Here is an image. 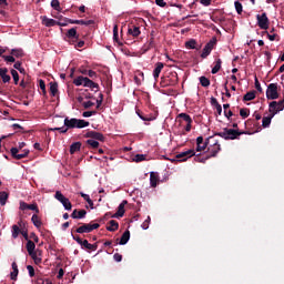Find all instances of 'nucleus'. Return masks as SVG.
<instances>
[{"label": "nucleus", "instance_id": "nucleus-58", "mask_svg": "<svg viewBox=\"0 0 284 284\" xmlns=\"http://www.w3.org/2000/svg\"><path fill=\"white\" fill-rule=\"evenodd\" d=\"M97 115V111H84L83 112V118H90Z\"/></svg>", "mask_w": 284, "mask_h": 284}, {"label": "nucleus", "instance_id": "nucleus-63", "mask_svg": "<svg viewBox=\"0 0 284 284\" xmlns=\"http://www.w3.org/2000/svg\"><path fill=\"white\" fill-rule=\"evenodd\" d=\"M103 103V94L100 93V100H97V109H100Z\"/></svg>", "mask_w": 284, "mask_h": 284}, {"label": "nucleus", "instance_id": "nucleus-59", "mask_svg": "<svg viewBox=\"0 0 284 284\" xmlns=\"http://www.w3.org/2000/svg\"><path fill=\"white\" fill-rule=\"evenodd\" d=\"M155 4L160 8L168 7V3L164 0H155Z\"/></svg>", "mask_w": 284, "mask_h": 284}, {"label": "nucleus", "instance_id": "nucleus-36", "mask_svg": "<svg viewBox=\"0 0 284 284\" xmlns=\"http://www.w3.org/2000/svg\"><path fill=\"white\" fill-rule=\"evenodd\" d=\"M12 270H13V272H11V274H10L11 280L17 281V277H18V274H19L17 262L12 263Z\"/></svg>", "mask_w": 284, "mask_h": 284}, {"label": "nucleus", "instance_id": "nucleus-48", "mask_svg": "<svg viewBox=\"0 0 284 284\" xmlns=\"http://www.w3.org/2000/svg\"><path fill=\"white\" fill-rule=\"evenodd\" d=\"M39 88L42 90V93L47 94V85L43 79H39Z\"/></svg>", "mask_w": 284, "mask_h": 284}, {"label": "nucleus", "instance_id": "nucleus-44", "mask_svg": "<svg viewBox=\"0 0 284 284\" xmlns=\"http://www.w3.org/2000/svg\"><path fill=\"white\" fill-rule=\"evenodd\" d=\"M234 7H235V10H236L237 14L241 16L242 12H243V4L239 1H235Z\"/></svg>", "mask_w": 284, "mask_h": 284}, {"label": "nucleus", "instance_id": "nucleus-45", "mask_svg": "<svg viewBox=\"0 0 284 284\" xmlns=\"http://www.w3.org/2000/svg\"><path fill=\"white\" fill-rule=\"evenodd\" d=\"M151 221H152L151 216H148V217L145 219V221L142 223L141 227H142L144 231H148V229L150 227Z\"/></svg>", "mask_w": 284, "mask_h": 284}, {"label": "nucleus", "instance_id": "nucleus-40", "mask_svg": "<svg viewBox=\"0 0 284 284\" xmlns=\"http://www.w3.org/2000/svg\"><path fill=\"white\" fill-rule=\"evenodd\" d=\"M11 54L16 58H22L24 57V51L22 49H12Z\"/></svg>", "mask_w": 284, "mask_h": 284}, {"label": "nucleus", "instance_id": "nucleus-39", "mask_svg": "<svg viewBox=\"0 0 284 284\" xmlns=\"http://www.w3.org/2000/svg\"><path fill=\"white\" fill-rule=\"evenodd\" d=\"M200 82L202 84V88H209L211 84V80L209 78H206L205 75H202L200 78Z\"/></svg>", "mask_w": 284, "mask_h": 284}, {"label": "nucleus", "instance_id": "nucleus-22", "mask_svg": "<svg viewBox=\"0 0 284 284\" xmlns=\"http://www.w3.org/2000/svg\"><path fill=\"white\" fill-rule=\"evenodd\" d=\"M213 139H214V136H209V138L205 140L204 144H196L195 151H196V152H203V151H205L206 148L210 145L211 141H213Z\"/></svg>", "mask_w": 284, "mask_h": 284}, {"label": "nucleus", "instance_id": "nucleus-6", "mask_svg": "<svg viewBox=\"0 0 284 284\" xmlns=\"http://www.w3.org/2000/svg\"><path fill=\"white\" fill-rule=\"evenodd\" d=\"M176 120L180 123V125H183V121H185V123H186L185 131L187 133L191 132L193 120H192L190 114H187V113H179L178 116H176Z\"/></svg>", "mask_w": 284, "mask_h": 284}, {"label": "nucleus", "instance_id": "nucleus-57", "mask_svg": "<svg viewBox=\"0 0 284 284\" xmlns=\"http://www.w3.org/2000/svg\"><path fill=\"white\" fill-rule=\"evenodd\" d=\"M27 270L29 271V276L30 277H34L36 276L34 267L32 265H28Z\"/></svg>", "mask_w": 284, "mask_h": 284}, {"label": "nucleus", "instance_id": "nucleus-46", "mask_svg": "<svg viewBox=\"0 0 284 284\" xmlns=\"http://www.w3.org/2000/svg\"><path fill=\"white\" fill-rule=\"evenodd\" d=\"M250 114H251V111L248 109H241L240 110V116L243 118V119L248 118Z\"/></svg>", "mask_w": 284, "mask_h": 284}, {"label": "nucleus", "instance_id": "nucleus-12", "mask_svg": "<svg viewBox=\"0 0 284 284\" xmlns=\"http://www.w3.org/2000/svg\"><path fill=\"white\" fill-rule=\"evenodd\" d=\"M68 43L71 45H77L80 34H78L77 28L69 29L67 31Z\"/></svg>", "mask_w": 284, "mask_h": 284}, {"label": "nucleus", "instance_id": "nucleus-16", "mask_svg": "<svg viewBox=\"0 0 284 284\" xmlns=\"http://www.w3.org/2000/svg\"><path fill=\"white\" fill-rule=\"evenodd\" d=\"M20 210H31L32 212H36V214H40V209L37 203L28 204L26 202H20Z\"/></svg>", "mask_w": 284, "mask_h": 284}, {"label": "nucleus", "instance_id": "nucleus-34", "mask_svg": "<svg viewBox=\"0 0 284 284\" xmlns=\"http://www.w3.org/2000/svg\"><path fill=\"white\" fill-rule=\"evenodd\" d=\"M221 69H222V59L219 58L215 62V65L212 68L211 73L216 74L221 71Z\"/></svg>", "mask_w": 284, "mask_h": 284}, {"label": "nucleus", "instance_id": "nucleus-37", "mask_svg": "<svg viewBox=\"0 0 284 284\" xmlns=\"http://www.w3.org/2000/svg\"><path fill=\"white\" fill-rule=\"evenodd\" d=\"M113 39L114 41L119 44V45H123L122 42H120L119 40V27L118 24L114 26V29H113Z\"/></svg>", "mask_w": 284, "mask_h": 284}, {"label": "nucleus", "instance_id": "nucleus-33", "mask_svg": "<svg viewBox=\"0 0 284 284\" xmlns=\"http://www.w3.org/2000/svg\"><path fill=\"white\" fill-rule=\"evenodd\" d=\"M211 156L206 155H201V154H196L194 155V161L197 163H205L207 160H210Z\"/></svg>", "mask_w": 284, "mask_h": 284}, {"label": "nucleus", "instance_id": "nucleus-21", "mask_svg": "<svg viewBox=\"0 0 284 284\" xmlns=\"http://www.w3.org/2000/svg\"><path fill=\"white\" fill-rule=\"evenodd\" d=\"M128 34L136 38V37H139L141 34V30H140V28L138 26L130 24L129 29H128Z\"/></svg>", "mask_w": 284, "mask_h": 284}, {"label": "nucleus", "instance_id": "nucleus-61", "mask_svg": "<svg viewBox=\"0 0 284 284\" xmlns=\"http://www.w3.org/2000/svg\"><path fill=\"white\" fill-rule=\"evenodd\" d=\"M88 75L90 77V79L94 80L97 79V71L88 70Z\"/></svg>", "mask_w": 284, "mask_h": 284}, {"label": "nucleus", "instance_id": "nucleus-56", "mask_svg": "<svg viewBox=\"0 0 284 284\" xmlns=\"http://www.w3.org/2000/svg\"><path fill=\"white\" fill-rule=\"evenodd\" d=\"M2 58L4 59L6 62H10V63L16 62V58L12 55H3Z\"/></svg>", "mask_w": 284, "mask_h": 284}, {"label": "nucleus", "instance_id": "nucleus-9", "mask_svg": "<svg viewBox=\"0 0 284 284\" xmlns=\"http://www.w3.org/2000/svg\"><path fill=\"white\" fill-rule=\"evenodd\" d=\"M195 155V150L193 149H190V150H186V151H183L182 153L178 154L176 155V159H171V162L174 163L176 161L179 162H185L187 161L189 159H191V156H194Z\"/></svg>", "mask_w": 284, "mask_h": 284}, {"label": "nucleus", "instance_id": "nucleus-64", "mask_svg": "<svg viewBox=\"0 0 284 284\" xmlns=\"http://www.w3.org/2000/svg\"><path fill=\"white\" fill-rule=\"evenodd\" d=\"M31 258L36 262V264H40L42 262V258L38 257L37 253H34V256H31Z\"/></svg>", "mask_w": 284, "mask_h": 284}, {"label": "nucleus", "instance_id": "nucleus-19", "mask_svg": "<svg viewBox=\"0 0 284 284\" xmlns=\"http://www.w3.org/2000/svg\"><path fill=\"white\" fill-rule=\"evenodd\" d=\"M8 73H9L8 68H0V77H1L3 83H9L11 80V77Z\"/></svg>", "mask_w": 284, "mask_h": 284}, {"label": "nucleus", "instance_id": "nucleus-11", "mask_svg": "<svg viewBox=\"0 0 284 284\" xmlns=\"http://www.w3.org/2000/svg\"><path fill=\"white\" fill-rule=\"evenodd\" d=\"M266 98L267 100H276L280 98L276 83L268 84L266 89Z\"/></svg>", "mask_w": 284, "mask_h": 284}, {"label": "nucleus", "instance_id": "nucleus-52", "mask_svg": "<svg viewBox=\"0 0 284 284\" xmlns=\"http://www.w3.org/2000/svg\"><path fill=\"white\" fill-rule=\"evenodd\" d=\"M264 34H266L267 38H268L271 41H274V40H276V38H278V34H276V33H270L267 30L264 31Z\"/></svg>", "mask_w": 284, "mask_h": 284}, {"label": "nucleus", "instance_id": "nucleus-28", "mask_svg": "<svg viewBox=\"0 0 284 284\" xmlns=\"http://www.w3.org/2000/svg\"><path fill=\"white\" fill-rule=\"evenodd\" d=\"M159 183V173L151 172L150 173V184L151 187H156Z\"/></svg>", "mask_w": 284, "mask_h": 284}, {"label": "nucleus", "instance_id": "nucleus-60", "mask_svg": "<svg viewBox=\"0 0 284 284\" xmlns=\"http://www.w3.org/2000/svg\"><path fill=\"white\" fill-rule=\"evenodd\" d=\"M20 234L24 237L26 241H29L28 230H26V227L20 230Z\"/></svg>", "mask_w": 284, "mask_h": 284}, {"label": "nucleus", "instance_id": "nucleus-29", "mask_svg": "<svg viewBox=\"0 0 284 284\" xmlns=\"http://www.w3.org/2000/svg\"><path fill=\"white\" fill-rule=\"evenodd\" d=\"M130 236H131L130 231L129 230L124 231L121 239H120L119 244L120 245H126L129 240H130Z\"/></svg>", "mask_w": 284, "mask_h": 284}, {"label": "nucleus", "instance_id": "nucleus-42", "mask_svg": "<svg viewBox=\"0 0 284 284\" xmlns=\"http://www.w3.org/2000/svg\"><path fill=\"white\" fill-rule=\"evenodd\" d=\"M196 44H197L196 40L191 39L186 41L185 47L186 49H196Z\"/></svg>", "mask_w": 284, "mask_h": 284}, {"label": "nucleus", "instance_id": "nucleus-26", "mask_svg": "<svg viewBox=\"0 0 284 284\" xmlns=\"http://www.w3.org/2000/svg\"><path fill=\"white\" fill-rule=\"evenodd\" d=\"M276 115V112L270 111V114L263 118V128H268L271 125L272 119Z\"/></svg>", "mask_w": 284, "mask_h": 284}, {"label": "nucleus", "instance_id": "nucleus-25", "mask_svg": "<svg viewBox=\"0 0 284 284\" xmlns=\"http://www.w3.org/2000/svg\"><path fill=\"white\" fill-rule=\"evenodd\" d=\"M120 227V223L115 220L109 221V225L106 226L108 232H116Z\"/></svg>", "mask_w": 284, "mask_h": 284}, {"label": "nucleus", "instance_id": "nucleus-53", "mask_svg": "<svg viewBox=\"0 0 284 284\" xmlns=\"http://www.w3.org/2000/svg\"><path fill=\"white\" fill-rule=\"evenodd\" d=\"M69 24H77V26H83L84 24V20H68Z\"/></svg>", "mask_w": 284, "mask_h": 284}, {"label": "nucleus", "instance_id": "nucleus-24", "mask_svg": "<svg viewBox=\"0 0 284 284\" xmlns=\"http://www.w3.org/2000/svg\"><path fill=\"white\" fill-rule=\"evenodd\" d=\"M81 247L83 250H88V251H97L98 250V243H94V244H90L88 242V240H83L82 244H81Z\"/></svg>", "mask_w": 284, "mask_h": 284}, {"label": "nucleus", "instance_id": "nucleus-47", "mask_svg": "<svg viewBox=\"0 0 284 284\" xmlns=\"http://www.w3.org/2000/svg\"><path fill=\"white\" fill-rule=\"evenodd\" d=\"M145 160H146V156L144 154H136L133 158V161L136 162V163L143 162Z\"/></svg>", "mask_w": 284, "mask_h": 284}, {"label": "nucleus", "instance_id": "nucleus-62", "mask_svg": "<svg viewBox=\"0 0 284 284\" xmlns=\"http://www.w3.org/2000/svg\"><path fill=\"white\" fill-rule=\"evenodd\" d=\"M72 237L78 244L82 246L84 240H82L79 235H72Z\"/></svg>", "mask_w": 284, "mask_h": 284}, {"label": "nucleus", "instance_id": "nucleus-31", "mask_svg": "<svg viewBox=\"0 0 284 284\" xmlns=\"http://www.w3.org/2000/svg\"><path fill=\"white\" fill-rule=\"evenodd\" d=\"M27 250H28V253H29L30 256H34V254L37 253V252H34L36 244L33 243L32 240H28Z\"/></svg>", "mask_w": 284, "mask_h": 284}, {"label": "nucleus", "instance_id": "nucleus-13", "mask_svg": "<svg viewBox=\"0 0 284 284\" xmlns=\"http://www.w3.org/2000/svg\"><path fill=\"white\" fill-rule=\"evenodd\" d=\"M10 152H11V155H12L13 160H17V161H21L23 159H27V156L30 154V150L29 149L22 150L21 154H18L19 153V149H17V148H12L10 150Z\"/></svg>", "mask_w": 284, "mask_h": 284}, {"label": "nucleus", "instance_id": "nucleus-54", "mask_svg": "<svg viewBox=\"0 0 284 284\" xmlns=\"http://www.w3.org/2000/svg\"><path fill=\"white\" fill-rule=\"evenodd\" d=\"M255 90H257L260 93L263 92V89L261 88V83L257 77H255Z\"/></svg>", "mask_w": 284, "mask_h": 284}, {"label": "nucleus", "instance_id": "nucleus-27", "mask_svg": "<svg viewBox=\"0 0 284 284\" xmlns=\"http://www.w3.org/2000/svg\"><path fill=\"white\" fill-rule=\"evenodd\" d=\"M88 212L85 210H74L72 213H71V217L72 219H84L87 216Z\"/></svg>", "mask_w": 284, "mask_h": 284}, {"label": "nucleus", "instance_id": "nucleus-20", "mask_svg": "<svg viewBox=\"0 0 284 284\" xmlns=\"http://www.w3.org/2000/svg\"><path fill=\"white\" fill-rule=\"evenodd\" d=\"M163 68H164V63L163 62H156L155 63V68L153 70V79L155 81L159 80V75H160L161 71L163 70Z\"/></svg>", "mask_w": 284, "mask_h": 284}, {"label": "nucleus", "instance_id": "nucleus-41", "mask_svg": "<svg viewBox=\"0 0 284 284\" xmlns=\"http://www.w3.org/2000/svg\"><path fill=\"white\" fill-rule=\"evenodd\" d=\"M256 98L255 91L247 92L244 97V101H252Z\"/></svg>", "mask_w": 284, "mask_h": 284}, {"label": "nucleus", "instance_id": "nucleus-2", "mask_svg": "<svg viewBox=\"0 0 284 284\" xmlns=\"http://www.w3.org/2000/svg\"><path fill=\"white\" fill-rule=\"evenodd\" d=\"M84 138H89V140L85 141V144L89 145L91 150H98V148L100 146V142L105 141L103 133L98 131H87L84 133Z\"/></svg>", "mask_w": 284, "mask_h": 284}, {"label": "nucleus", "instance_id": "nucleus-18", "mask_svg": "<svg viewBox=\"0 0 284 284\" xmlns=\"http://www.w3.org/2000/svg\"><path fill=\"white\" fill-rule=\"evenodd\" d=\"M179 83V78L176 73L171 74V78L166 80V82H161L162 88H166L168 85H175Z\"/></svg>", "mask_w": 284, "mask_h": 284}, {"label": "nucleus", "instance_id": "nucleus-7", "mask_svg": "<svg viewBox=\"0 0 284 284\" xmlns=\"http://www.w3.org/2000/svg\"><path fill=\"white\" fill-rule=\"evenodd\" d=\"M255 18L260 29L265 31L270 29V19L266 12H263L262 14H256Z\"/></svg>", "mask_w": 284, "mask_h": 284}, {"label": "nucleus", "instance_id": "nucleus-35", "mask_svg": "<svg viewBox=\"0 0 284 284\" xmlns=\"http://www.w3.org/2000/svg\"><path fill=\"white\" fill-rule=\"evenodd\" d=\"M9 200V193L6 191L0 192V205L4 206L7 204V201Z\"/></svg>", "mask_w": 284, "mask_h": 284}, {"label": "nucleus", "instance_id": "nucleus-1", "mask_svg": "<svg viewBox=\"0 0 284 284\" xmlns=\"http://www.w3.org/2000/svg\"><path fill=\"white\" fill-rule=\"evenodd\" d=\"M90 125V122L85 120H80V119H64V126L62 128H54L51 129L52 131H58L60 134H65L68 133L69 129H83Z\"/></svg>", "mask_w": 284, "mask_h": 284}, {"label": "nucleus", "instance_id": "nucleus-10", "mask_svg": "<svg viewBox=\"0 0 284 284\" xmlns=\"http://www.w3.org/2000/svg\"><path fill=\"white\" fill-rule=\"evenodd\" d=\"M54 199L60 201V203L63 204V207L67 211H71L72 210V203L70 202L69 199L65 197L64 194H62V192L57 191L55 194H54Z\"/></svg>", "mask_w": 284, "mask_h": 284}, {"label": "nucleus", "instance_id": "nucleus-5", "mask_svg": "<svg viewBox=\"0 0 284 284\" xmlns=\"http://www.w3.org/2000/svg\"><path fill=\"white\" fill-rule=\"evenodd\" d=\"M207 146V156H210V159L215 158L217 153L222 151V146L219 143V140H214V138L210 141V144Z\"/></svg>", "mask_w": 284, "mask_h": 284}, {"label": "nucleus", "instance_id": "nucleus-49", "mask_svg": "<svg viewBox=\"0 0 284 284\" xmlns=\"http://www.w3.org/2000/svg\"><path fill=\"white\" fill-rule=\"evenodd\" d=\"M224 116L229 120L230 123H233L232 116H234V113L231 110L224 111Z\"/></svg>", "mask_w": 284, "mask_h": 284}, {"label": "nucleus", "instance_id": "nucleus-38", "mask_svg": "<svg viewBox=\"0 0 284 284\" xmlns=\"http://www.w3.org/2000/svg\"><path fill=\"white\" fill-rule=\"evenodd\" d=\"M50 93H51V97H57V93H58V83L57 82L50 83Z\"/></svg>", "mask_w": 284, "mask_h": 284}, {"label": "nucleus", "instance_id": "nucleus-14", "mask_svg": "<svg viewBox=\"0 0 284 284\" xmlns=\"http://www.w3.org/2000/svg\"><path fill=\"white\" fill-rule=\"evenodd\" d=\"M216 38H213L212 40H210L205 47L202 50V59H205L206 57H209L212 53V50L214 49V45L216 44Z\"/></svg>", "mask_w": 284, "mask_h": 284}, {"label": "nucleus", "instance_id": "nucleus-8", "mask_svg": "<svg viewBox=\"0 0 284 284\" xmlns=\"http://www.w3.org/2000/svg\"><path fill=\"white\" fill-rule=\"evenodd\" d=\"M100 226H101L100 223H83L82 226L75 230V233H79V234L91 233L97 229H99Z\"/></svg>", "mask_w": 284, "mask_h": 284}, {"label": "nucleus", "instance_id": "nucleus-4", "mask_svg": "<svg viewBox=\"0 0 284 284\" xmlns=\"http://www.w3.org/2000/svg\"><path fill=\"white\" fill-rule=\"evenodd\" d=\"M73 83L75 85H83V88H89L91 90L99 91L100 87L98 83L93 82V80L89 79L88 77H78L74 79Z\"/></svg>", "mask_w": 284, "mask_h": 284}, {"label": "nucleus", "instance_id": "nucleus-3", "mask_svg": "<svg viewBox=\"0 0 284 284\" xmlns=\"http://www.w3.org/2000/svg\"><path fill=\"white\" fill-rule=\"evenodd\" d=\"M245 134V132L237 131L235 129L224 128L223 131L214 133L215 136L223 138L224 141H234V139H239V136Z\"/></svg>", "mask_w": 284, "mask_h": 284}, {"label": "nucleus", "instance_id": "nucleus-50", "mask_svg": "<svg viewBox=\"0 0 284 284\" xmlns=\"http://www.w3.org/2000/svg\"><path fill=\"white\" fill-rule=\"evenodd\" d=\"M51 8L57 10V11H60L61 10V7H60V2L59 0H52L51 1Z\"/></svg>", "mask_w": 284, "mask_h": 284}, {"label": "nucleus", "instance_id": "nucleus-55", "mask_svg": "<svg viewBox=\"0 0 284 284\" xmlns=\"http://www.w3.org/2000/svg\"><path fill=\"white\" fill-rule=\"evenodd\" d=\"M82 105H83V108H84L85 110H88V109L94 106L95 103L92 102V101H87V102H83Z\"/></svg>", "mask_w": 284, "mask_h": 284}, {"label": "nucleus", "instance_id": "nucleus-15", "mask_svg": "<svg viewBox=\"0 0 284 284\" xmlns=\"http://www.w3.org/2000/svg\"><path fill=\"white\" fill-rule=\"evenodd\" d=\"M153 48H156V42L154 39V31L151 32V38L148 40V42L143 44L142 51H143V53H148Z\"/></svg>", "mask_w": 284, "mask_h": 284}, {"label": "nucleus", "instance_id": "nucleus-43", "mask_svg": "<svg viewBox=\"0 0 284 284\" xmlns=\"http://www.w3.org/2000/svg\"><path fill=\"white\" fill-rule=\"evenodd\" d=\"M21 233V230L18 225H13L12 226V236L13 240H17V237L19 236V234Z\"/></svg>", "mask_w": 284, "mask_h": 284}, {"label": "nucleus", "instance_id": "nucleus-51", "mask_svg": "<svg viewBox=\"0 0 284 284\" xmlns=\"http://www.w3.org/2000/svg\"><path fill=\"white\" fill-rule=\"evenodd\" d=\"M11 74H12V77H13V82H14V84H18V82H19V74H18V71H17L16 69H12V70H11Z\"/></svg>", "mask_w": 284, "mask_h": 284}, {"label": "nucleus", "instance_id": "nucleus-30", "mask_svg": "<svg viewBox=\"0 0 284 284\" xmlns=\"http://www.w3.org/2000/svg\"><path fill=\"white\" fill-rule=\"evenodd\" d=\"M31 222L37 229H40L42 226V221L38 213L33 214V216L31 217Z\"/></svg>", "mask_w": 284, "mask_h": 284}, {"label": "nucleus", "instance_id": "nucleus-32", "mask_svg": "<svg viewBox=\"0 0 284 284\" xmlns=\"http://www.w3.org/2000/svg\"><path fill=\"white\" fill-rule=\"evenodd\" d=\"M81 142L80 141H77V142H73L72 145H70V154H74L79 151H81Z\"/></svg>", "mask_w": 284, "mask_h": 284}, {"label": "nucleus", "instance_id": "nucleus-17", "mask_svg": "<svg viewBox=\"0 0 284 284\" xmlns=\"http://www.w3.org/2000/svg\"><path fill=\"white\" fill-rule=\"evenodd\" d=\"M125 205H128V201L123 200L122 203L119 204L118 211L111 217H123L125 214Z\"/></svg>", "mask_w": 284, "mask_h": 284}, {"label": "nucleus", "instance_id": "nucleus-23", "mask_svg": "<svg viewBox=\"0 0 284 284\" xmlns=\"http://www.w3.org/2000/svg\"><path fill=\"white\" fill-rule=\"evenodd\" d=\"M41 19H42V24L47 28L57 26V21L53 19H49V17H47V16H42Z\"/></svg>", "mask_w": 284, "mask_h": 284}]
</instances>
